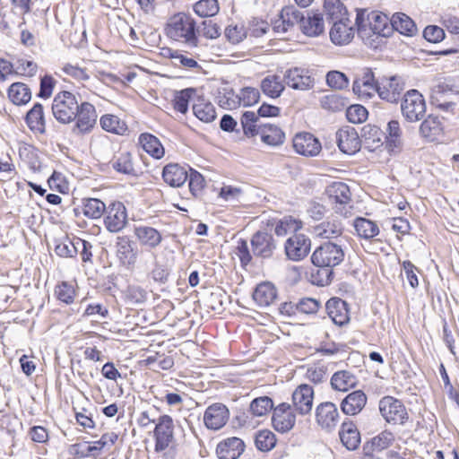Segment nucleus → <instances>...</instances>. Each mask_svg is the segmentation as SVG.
I'll return each mask as SVG.
<instances>
[{"instance_id":"f257e3e1","label":"nucleus","mask_w":459,"mask_h":459,"mask_svg":"<svg viewBox=\"0 0 459 459\" xmlns=\"http://www.w3.org/2000/svg\"><path fill=\"white\" fill-rule=\"evenodd\" d=\"M166 35L171 39L185 43L189 47L197 46L195 22L184 13H178L169 18L166 28Z\"/></svg>"},{"instance_id":"f03ea898","label":"nucleus","mask_w":459,"mask_h":459,"mask_svg":"<svg viewBox=\"0 0 459 459\" xmlns=\"http://www.w3.org/2000/svg\"><path fill=\"white\" fill-rule=\"evenodd\" d=\"M345 254L342 245L333 242H325L316 248L311 255L315 266L321 268H333L339 265L344 259ZM327 275L333 273L326 270Z\"/></svg>"},{"instance_id":"7ed1b4c3","label":"nucleus","mask_w":459,"mask_h":459,"mask_svg":"<svg viewBox=\"0 0 459 459\" xmlns=\"http://www.w3.org/2000/svg\"><path fill=\"white\" fill-rule=\"evenodd\" d=\"M78 108L76 97L70 91H60L53 100L52 113L60 123L67 124L75 119Z\"/></svg>"},{"instance_id":"20e7f679","label":"nucleus","mask_w":459,"mask_h":459,"mask_svg":"<svg viewBox=\"0 0 459 459\" xmlns=\"http://www.w3.org/2000/svg\"><path fill=\"white\" fill-rule=\"evenodd\" d=\"M401 111L407 122L421 120L426 113V102L423 95L417 90L408 91L401 100Z\"/></svg>"},{"instance_id":"39448f33","label":"nucleus","mask_w":459,"mask_h":459,"mask_svg":"<svg viewBox=\"0 0 459 459\" xmlns=\"http://www.w3.org/2000/svg\"><path fill=\"white\" fill-rule=\"evenodd\" d=\"M378 409L384 420L390 424L403 425L409 418L403 402L390 395L379 400Z\"/></svg>"},{"instance_id":"423d86ee","label":"nucleus","mask_w":459,"mask_h":459,"mask_svg":"<svg viewBox=\"0 0 459 459\" xmlns=\"http://www.w3.org/2000/svg\"><path fill=\"white\" fill-rule=\"evenodd\" d=\"M391 19L388 18L387 15L377 13L371 12L368 14L367 22L364 20V13L359 12L357 13L356 17V25L358 27V32L362 34L363 32L367 34L368 28L373 34L386 36L390 28L388 26V22Z\"/></svg>"},{"instance_id":"0eeeda50","label":"nucleus","mask_w":459,"mask_h":459,"mask_svg":"<svg viewBox=\"0 0 459 459\" xmlns=\"http://www.w3.org/2000/svg\"><path fill=\"white\" fill-rule=\"evenodd\" d=\"M329 199L334 204L333 209L337 213L343 216H348L351 208L350 203L351 201V194L350 187L343 182H333L326 189Z\"/></svg>"},{"instance_id":"6e6552de","label":"nucleus","mask_w":459,"mask_h":459,"mask_svg":"<svg viewBox=\"0 0 459 459\" xmlns=\"http://www.w3.org/2000/svg\"><path fill=\"white\" fill-rule=\"evenodd\" d=\"M404 91V82L396 76L383 77L378 81L377 94L389 103H398Z\"/></svg>"},{"instance_id":"1a4fd4ad","label":"nucleus","mask_w":459,"mask_h":459,"mask_svg":"<svg viewBox=\"0 0 459 459\" xmlns=\"http://www.w3.org/2000/svg\"><path fill=\"white\" fill-rule=\"evenodd\" d=\"M174 424L169 415L160 416L154 429L155 450L164 451L173 440Z\"/></svg>"},{"instance_id":"9d476101","label":"nucleus","mask_w":459,"mask_h":459,"mask_svg":"<svg viewBox=\"0 0 459 459\" xmlns=\"http://www.w3.org/2000/svg\"><path fill=\"white\" fill-rule=\"evenodd\" d=\"M352 90L361 100L371 99L377 93L378 81L375 80L374 73L369 68H364L355 79Z\"/></svg>"},{"instance_id":"9b49d317","label":"nucleus","mask_w":459,"mask_h":459,"mask_svg":"<svg viewBox=\"0 0 459 459\" xmlns=\"http://www.w3.org/2000/svg\"><path fill=\"white\" fill-rule=\"evenodd\" d=\"M127 223L126 206L121 202H113L106 209L104 224L109 232L117 233L122 230Z\"/></svg>"},{"instance_id":"f8f14e48","label":"nucleus","mask_w":459,"mask_h":459,"mask_svg":"<svg viewBox=\"0 0 459 459\" xmlns=\"http://www.w3.org/2000/svg\"><path fill=\"white\" fill-rule=\"evenodd\" d=\"M310 247L309 238L304 234H294L285 243V253L289 259L299 261L308 255Z\"/></svg>"},{"instance_id":"ddd939ff","label":"nucleus","mask_w":459,"mask_h":459,"mask_svg":"<svg viewBox=\"0 0 459 459\" xmlns=\"http://www.w3.org/2000/svg\"><path fill=\"white\" fill-rule=\"evenodd\" d=\"M295 421L296 416L290 404L282 403L273 409L272 422L274 429L278 432H288L293 428Z\"/></svg>"},{"instance_id":"4468645a","label":"nucleus","mask_w":459,"mask_h":459,"mask_svg":"<svg viewBox=\"0 0 459 459\" xmlns=\"http://www.w3.org/2000/svg\"><path fill=\"white\" fill-rule=\"evenodd\" d=\"M229 418L230 411L228 408L223 403H216L206 408L204 414V422L207 429L218 430L228 422Z\"/></svg>"},{"instance_id":"2eb2a0df","label":"nucleus","mask_w":459,"mask_h":459,"mask_svg":"<svg viewBox=\"0 0 459 459\" xmlns=\"http://www.w3.org/2000/svg\"><path fill=\"white\" fill-rule=\"evenodd\" d=\"M314 390L308 385H299L292 394V407L300 415L310 413L313 407Z\"/></svg>"},{"instance_id":"dca6fc26","label":"nucleus","mask_w":459,"mask_h":459,"mask_svg":"<svg viewBox=\"0 0 459 459\" xmlns=\"http://www.w3.org/2000/svg\"><path fill=\"white\" fill-rule=\"evenodd\" d=\"M337 144L341 152L352 155L360 149V139L355 128L342 127L336 133Z\"/></svg>"},{"instance_id":"f3484780","label":"nucleus","mask_w":459,"mask_h":459,"mask_svg":"<svg viewBox=\"0 0 459 459\" xmlns=\"http://www.w3.org/2000/svg\"><path fill=\"white\" fill-rule=\"evenodd\" d=\"M293 148L295 151L307 157L316 156L322 149L321 143L310 133H299L293 138Z\"/></svg>"},{"instance_id":"a211bd4d","label":"nucleus","mask_w":459,"mask_h":459,"mask_svg":"<svg viewBox=\"0 0 459 459\" xmlns=\"http://www.w3.org/2000/svg\"><path fill=\"white\" fill-rule=\"evenodd\" d=\"M251 246L254 255L262 258L271 257L276 248L273 236L264 231H257L253 235Z\"/></svg>"},{"instance_id":"6ab92c4d","label":"nucleus","mask_w":459,"mask_h":459,"mask_svg":"<svg viewBox=\"0 0 459 459\" xmlns=\"http://www.w3.org/2000/svg\"><path fill=\"white\" fill-rule=\"evenodd\" d=\"M284 82L289 87L299 91L309 90L315 84V80L308 71L298 67L286 71Z\"/></svg>"},{"instance_id":"aec40b11","label":"nucleus","mask_w":459,"mask_h":459,"mask_svg":"<svg viewBox=\"0 0 459 459\" xmlns=\"http://www.w3.org/2000/svg\"><path fill=\"white\" fill-rule=\"evenodd\" d=\"M316 422L324 429H332L339 422V411L336 405L331 402L320 403L316 410Z\"/></svg>"},{"instance_id":"412c9836","label":"nucleus","mask_w":459,"mask_h":459,"mask_svg":"<svg viewBox=\"0 0 459 459\" xmlns=\"http://www.w3.org/2000/svg\"><path fill=\"white\" fill-rule=\"evenodd\" d=\"M117 255L120 262L131 267L137 260V248L135 244L127 236H118L116 241Z\"/></svg>"},{"instance_id":"4be33fe9","label":"nucleus","mask_w":459,"mask_h":459,"mask_svg":"<svg viewBox=\"0 0 459 459\" xmlns=\"http://www.w3.org/2000/svg\"><path fill=\"white\" fill-rule=\"evenodd\" d=\"M97 117L94 106L89 102H82L76 115L75 128L80 134L89 133L94 127Z\"/></svg>"},{"instance_id":"5701e85b","label":"nucleus","mask_w":459,"mask_h":459,"mask_svg":"<svg viewBox=\"0 0 459 459\" xmlns=\"http://www.w3.org/2000/svg\"><path fill=\"white\" fill-rule=\"evenodd\" d=\"M368 397L361 390H356L345 396L340 407L342 411L348 416L359 414L366 406Z\"/></svg>"},{"instance_id":"b1692460","label":"nucleus","mask_w":459,"mask_h":459,"mask_svg":"<svg viewBox=\"0 0 459 459\" xmlns=\"http://www.w3.org/2000/svg\"><path fill=\"white\" fill-rule=\"evenodd\" d=\"M299 30L308 37H316L325 31L323 15L319 13L304 12Z\"/></svg>"},{"instance_id":"393cba45","label":"nucleus","mask_w":459,"mask_h":459,"mask_svg":"<svg viewBox=\"0 0 459 459\" xmlns=\"http://www.w3.org/2000/svg\"><path fill=\"white\" fill-rule=\"evenodd\" d=\"M244 448V442L240 438L230 437L218 444L216 453L219 459H237Z\"/></svg>"},{"instance_id":"a878e982","label":"nucleus","mask_w":459,"mask_h":459,"mask_svg":"<svg viewBox=\"0 0 459 459\" xmlns=\"http://www.w3.org/2000/svg\"><path fill=\"white\" fill-rule=\"evenodd\" d=\"M325 308L335 325L342 326L349 322V310L344 300L339 298L330 299L325 304Z\"/></svg>"},{"instance_id":"bb28decb","label":"nucleus","mask_w":459,"mask_h":459,"mask_svg":"<svg viewBox=\"0 0 459 459\" xmlns=\"http://www.w3.org/2000/svg\"><path fill=\"white\" fill-rule=\"evenodd\" d=\"M354 36V29L351 20L334 22L330 30V39L335 45L348 44Z\"/></svg>"},{"instance_id":"cd10ccee","label":"nucleus","mask_w":459,"mask_h":459,"mask_svg":"<svg viewBox=\"0 0 459 459\" xmlns=\"http://www.w3.org/2000/svg\"><path fill=\"white\" fill-rule=\"evenodd\" d=\"M343 227L340 221L332 219L312 227V233L321 238H335L342 234Z\"/></svg>"},{"instance_id":"c85d7f7f","label":"nucleus","mask_w":459,"mask_h":459,"mask_svg":"<svg viewBox=\"0 0 459 459\" xmlns=\"http://www.w3.org/2000/svg\"><path fill=\"white\" fill-rule=\"evenodd\" d=\"M162 178L169 186L179 187L186 181L188 175L186 169L178 164H168L163 168Z\"/></svg>"},{"instance_id":"c756f323","label":"nucleus","mask_w":459,"mask_h":459,"mask_svg":"<svg viewBox=\"0 0 459 459\" xmlns=\"http://www.w3.org/2000/svg\"><path fill=\"white\" fill-rule=\"evenodd\" d=\"M277 298V290L275 286L264 281L256 286L253 293V299L260 307H268L273 303Z\"/></svg>"},{"instance_id":"7c9ffc66","label":"nucleus","mask_w":459,"mask_h":459,"mask_svg":"<svg viewBox=\"0 0 459 459\" xmlns=\"http://www.w3.org/2000/svg\"><path fill=\"white\" fill-rule=\"evenodd\" d=\"M339 435L342 445L348 450H355L360 444V434L351 422H343Z\"/></svg>"},{"instance_id":"2f4dec72","label":"nucleus","mask_w":459,"mask_h":459,"mask_svg":"<svg viewBox=\"0 0 459 459\" xmlns=\"http://www.w3.org/2000/svg\"><path fill=\"white\" fill-rule=\"evenodd\" d=\"M257 135L260 136L261 141L271 146H277L284 142V133L280 127L273 124H264L260 126Z\"/></svg>"},{"instance_id":"473e14b6","label":"nucleus","mask_w":459,"mask_h":459,"mask_svg":"<svg viewBox=\"0 0 459 459\" xmlns=\"http://www.w3.org/2000/svg\"><path fill=\"white\" fill-rule=\"evenodd\" d=\"M193 112L199 120L204 123H210L216 117L213 105L203 96L199 95H197L193 104Z\"/></svg>"},{"instance_id":"72a5a7b5","label":"nucleus","mask_w":459,"mask_h":459,"mask_svg":"<svg viewBox=\"0 0 459 459\" xmlns=\"http://www.w3.org/2000/svg\"><path fill=\"white\" fill-rule=\"evenodd\" d=\"M443 126L437 117L429 115L420 125V133L422 137L433 142L442 134Z\"/></svg>"},{"instance_id":"f704fd0d","label":"nucleus","mask_w":459,"mask_h":459,"mask_svg":"<svg viewBox=\"0 0 459 459\" xmlns=\"http://www.w3.org/2000/svg\"><path fill=\"white\" fill-rule=\"evenodd\" d=\"M358 379L348 370L335 372L331 377L332 387L340 392H347L357 385Z\"/></svg>"},{"instance_id":"c9c22d12","label":"nucleus","mask_w":459,"mask_h":459,"mask_svg":"<svg viewBox=\"0 0 459 459\" xmlns=\"http://www.w3.org/2000/svg\"><path fill=\"white\" fill-rule=\"evenodd\" d=\"M325 13L326 19L333 24L339 22V21H348L347 11L343 4L340 0H325Z\"/></svg>"},{"instance_id":"e433bc0d","label":"nucleus","mask_w":459,"mask_h":459,"mask_svg":"<svg viewBox=\"0 0 459 459\" xmlns=\"http://www.w3.org/2000/svg\"><path fill=\"white\" fill-rule=\"evenodd\" d=\"M391 26L401 34L406 36H412L417 31V27L414 22L406 14L403 13H394L391 20Z\"/></svg>"},{"instance_id":"4c0bfd02","label":"nucleus","mask_w":459,"mask_h":459,"mask_svg":"<svg viewBox=\"0 0 459 459\" xmlns=\"http://www.w3.org/2000/svg\"><path fill=\"white\" fill-rule=\"evenodd\" d=\"M139 143L143 149L155 159H160L164 155V148L159 139L151 134H142L139 136Z\"/></svg>"},{"instance_id":"58836bf2","label":"nucleus","mask_w":459,"mask_h":459,"mask_svg":"<svg viewBox=\"0 0 459 459\" xmlns=\"http://www.w3.org/2000/svg\"><path fill=\"white\" fill-rule=\"evenodd\" d=\"M9 100L15 105H24L31 99L30 89L23 82H13L7 91Z\"/></svg>"},{"instance_id":"ea45409f","label":"nucleus","mask_w":459,"mask_h":459,"mask_svg":"<svg viewBox=\"0 0 459 459\" xmlns=\"http://www.w3.org/2000/svg\"><path fill=\"white\" fill-rule=\"evenodd\" d=\"M26 122L29 127L39 133H45V117L43 106L40 103H35L32 108L26 115Z\"/></svg>"},{"instance_id":"a19ab883","label":"nucleus","mask_w":459,"mask_h":459,"mask_svg":"<svg viewBox=\"0 0 459 459\" xmlns=\"http://www.w3.org/2000/svg\"><path fill=\"white\" fill-rule=\"evenodd\" d=\"M284 88L282 80L275 74L267 75L261 82L262 91L273 99L280 97Z\"/></svg>"},{"instance_id":"79ce46f5","label":"nucleus","mask_w":459,"mask_h":459,"mask_svg":"<svg viewBox=\"0 0 459 459\" xmlns=\"http://www.w3.org/2000/svg\"><path fill=\"white\" fill-rule=\"evenodd\" d=\"M353 226L357 234L363 238L369 239L378 235L379 228L377 224L368 219L358 217L355 219Z\"/></svg>"},{"instance_id":"37998d69","label":"nucleus","mask_w":459,"mask_h":459,"mask_svg":"<svg viewBox=\"0 0 459 459\" xmlns=\"http://www.w3.org/2000/svg\"><path fill=\"white\" fill-rule=\"evenodd\" d=\"M100 124L103 130L116 134L123 135L127 131L125 121L114 115H103L100 119Z\"/></svg>"},{"instance_id":"c03bdc74","label":"nucleus","mask_w":459,"mask_h":459,"mask_svg":"<svg viewBox=\"0 0 459 459\" xmlns=\"http://www.w3.org/2000/svg\"><path fill=\"white\" fill-rule=\"evenodd\" d=\"M240 122L244 134L247 137L257 135L260 126H264V124L261 123L259 117L253 111L244 112Z\"/></svg>"},{"instance_id":"a18cd8bd","label":"nucleus","mask_w":459,"mask_h":459,"mask_svg":"<svg viewBox=\"0 0 459 459\" xmlns=\"http://www.w3.org/2000/svg\"><path fill=\"white\" fill-rule=\"evenodd\" d=\"M111 167L118 173L135 175L132 155L128 152L115 155L110 161Z\"/></svg>"},{"instance_id":"49530a36","label":"nucleus","mask_w":459,"mask_h":459,"mask_svg":"<svg viewBox=\"0 0 459 459\" xmlns=\"http://www.w3.org/2000/svg\"><path fill=\"white\" fill-rule=\"evenodd\" d=\"M135 235L143 245L150 247H155L161 242L160 233L152 227H138Z\"/></svg>"},{"instance_id":"de8ad7c7","label":"nucleus","mask_w":459,"mask_h":459,"mask_svg":"<svg viewBox=\"0 0 459 459\" xmlns=\"http://www.w3.org/2000/svg\"><path fill=\"white\" fill-rule=\"evenodd\" d=\"M394 441V435L389 430H384L377 436L374 437L370 442L363 446V451L372 449L376 452H381L388 448Z\"/></svg>"},{"instance_id":"09e8293b","label":"nucleus","mask_w":459,"mask_h":459,"mask_svg":"<svg viewBox=\"0 0 459 459\" xmlns=\"http://www.w3.org/2000/svg\"><path fill=\"white\" fill-rule=\"evenodd\" d=\"M196 97V90L193 88H187L178 91L173 100L174 108L182 114H186L188 109L189 102L192 101L194 103Z\"/></svg>"},{"instance_id":"8fccbe9b","label":"nucleus","mask_w":459,"mask_h":459,"mask_svg":"<svg viewBox=\"0 0 459 459\" xmlns=\"http://www.w3.org/2000/svg\"><path fill=\"white\" fill-rule=\"evenodd\" d=\"M105 204L97 198H89L83 201V214L91 219H99L106 212Z\"/></svg>"},{"instance_id":"3c124183","label":"nucleus","mask_w":459,"mask_h":459,"mask_svg":"<svg viewBox=\"0 0 459 459\" xmlns=\"http://www.w3.org/2000/svg\"><path fill=\"white\" fill-rule=\"evenodd\" d=\"M303 13L293 5L285 6L281 9V22L287 25L289 30L296 25L300 28Z\"/></svg>"},{"instance_id":"603ef678","label":"nucleus","mask_w":459,"mask_h":459,"mask_svg":"<svg viewBox=\"0 0 459 459\" xmlns=\"http://www.w3.org/2000/svg\"><path fill=\"white\" fill-rule=\"evenodd\" d=\"M301 227L302 223L300 221L291 216H285L276 223L274 232L277 236L282 237L288 233L299 230Z\"/></svg>"},{"instance_id":"864d4df0","label":"nucleus","mask_w":459,"mask_h":459,"mask_svg":"<svg viewBox=\"0 0 459 459\" xmlns=\"http://www.w3.org/2000/svg\"><path fill=\"white\" fill-rule=\"evenodd\" d=\"M273 408V400L268 396L254 399L250 403V411L255 417L266 415Z\"/></svg>"},{"instance_id":"5fc2aeb1","label":"nucleus","mask_w":459,"mask_h":459,"mask_svg":"<svg viewBox=\"0 0 459 459\" xmlns=\"http://www.w3.org/2000/svg\"><path fill=\"white\" fill-rule=\"evenodd\" d=\"M220 10L217 0H200L194 5L195 13L200 17H212Z\"/></svg>"},{"instance_id":"6e6d98bb","label":"nucleus","mask_w":459,"mask_h":459,"mask_svg":"<svg viewBox=\"0 0 459 459\" xmlns=\"http://www.w3.org/2000/svg\"><path fill=\"white\" fill-rule=\"evenodd\" d=\"M255 443L260 451H270L276 444V437L270 430H260L255 436Z\"/></svg>"},{"instance_id":"4d7b16f0","label":"nucleus","mask_w":459,"mask_h":459,"mask_svg":"<svg viewBox=\"0 0 459 459\" xmlns=\"http://www.w3.org/2000/svg\"><path fill=\"white\" fill-rule=\"evenodd\" d=\"M55 253L61 257H74L76 255V238L73 241L68 238L56 240Z\"/></svg>"},{"instance_id":"13d9d810","label":"nucleus","mask_w":459,"mask_h":459,"mask_svg":"<svg viewBox=\"0 0 459 459\" xmlns=\"http://www.w3.org/2000/svg\"><path fill=\"white\" fill-rule=\"evenodd\" d=\"M69 452L75 457L85 458V457H96L97 449L90 445L89 442L76 443L71 446Z\"/></svg>"},{"instance_id":"bf43d9fd","label":"nucleus","mask_w":459,"mask_h":459,"mask_svg":"<svg viewBox=\"0 0 459 459\" xmlns=\"http://www.w3.org/2000/svg\"><path fill=\"white\" fill-rule=\"evenodd\" d=\"M321 106L324 109L337 112L345 108V102L341 96L332 94L322 98Z\"/></svg>"},{"instance_id":"052dcab7","label":"nucleus","mask_w":459,"mask_h":459,"mask_svg":"<svg viewBox=\"0 0 459 459\" xmlns=\"http://www.w3.org/2000/svg\"><path fill=\"white\" fill-rule=\"evenodd\" d=\"M388 144L391 148H399L402 141V130L397 120H391L387 124Z\"/></svg>"},{"instance_id":"680f3d73","label":"nucleus","mask_w":459,"mask_h":459,"mask_svg":"<svg viewBox=\"0 0 459 459\" xmlns=\"http://www.w3.org/2000/svg\"><path fill=\"white\" fill-rule=\"evenodd\" d=\"M346 117L352 124H360L367 119L368 111L361 105H351L346 109Z\"/></svg>"},{"instance_id":"e2e57ef3","label":"nucleus","mask_w":459,"mask_h":459,"mask_svg":"<svg viewBox=\"0 0 459 459\" xmlns=\"http://www.w3.org/2000/svg\"><path fill=\"white\" fill-rule=\"evenodd\" d=\"M55 293L58 299V300L65 303L71 304L74 301L75 296L74 288L67 283L66 281H63L56 287Z\"/></svg>"},{"instance_id":"0e129e2a","label":"nucleus","mask_w":459,"mask_h":459,"mask_svg":"<svg viewBox=\"0 0 459 459\" xmlns=\"http://www.w3.org/2000/svg\"><path fill=\"white\" fill-rule=\"evenodd\" d=\"M62 71L68 76L74 78L77 82H85L90 79V76L85 68L80 67L77 65L65 64L62 67Z\"/></svg>"},{"instance_id":"69168bd1","label":"nucleus","mask_w":459,"mask_h":459,"mask_svg":"<svg viewBox=\"0 0 459 459\" xmlns=\"http://www.w3.org/2000/svg\"><path fill=\"white\" fill-rule=\"evenodd\" d=\"M326 82L331 88L337 90H342L349 84L346 75L339 71L329 72L326 75Z\"/></svg>"},{"instance_id":"338daca9","label":"nucleus","mask_w":459,"mask_h":459,"mask_svg":"<svg viewBox=\"0 0 459 459\" xmlns=\"http://www.w3.org/2000/svg\"><path fill=\"white\" fill-rule=\"evenodd\" d=\"M14 67L15 74L30 77L34 76L38 69L36 63L23 58L18 59Z\"/></svg>"},{"instance_id":"774afa93","label":"nucleus","mask_w":459,"mask_h":459,"mask_svg":"<svg viewBox=\"0 0 459 459\" xmlns=\"http://www.w3.org/2000/svg\"><path fill=\"white\" fill-rule=\"evenodd\" d=\"M270 29L268 22L263 20L253 19L249 22V26L247 31L250 36L259 38L264 36Z\"/></svg>"}]
</instances>
